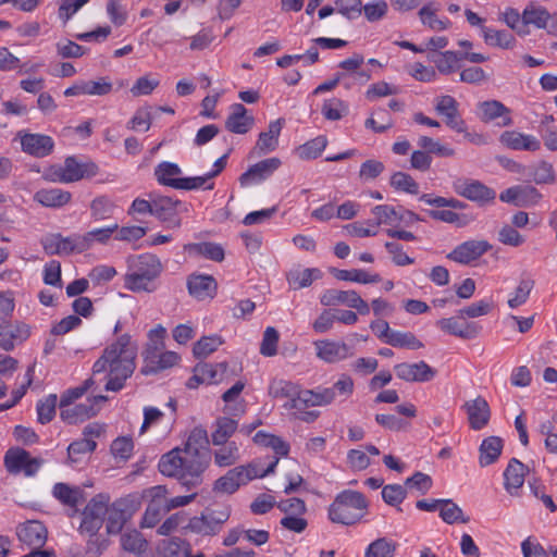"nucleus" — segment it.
Instances as JSON below:
<instances>
[{
    "mask_svg": "<svg viewBox=\"0 0 557 557\" xmlns=\"http://www.w3.org/2000/svg\"><path fill=\"white\" fill-rule=\"evenodd\" d=\"M260 476L252 466H239L231 469L225 475L218 479L214 483V491L225 494H233L243 484Z\"/></svg>",
    "mask_w": 557,
    "mask_h": 557,
    "instance_id": "9b49d317",
    "label": "nucleus"
},
{
    "mask_svg": "<svg viewBox=\"0 0 557 557\" xmlns=\"http://www.w3.org/2000/svg\"><path fill=\"white\" fill-rule=\"evenodd\" d=\"M389 7L385 0H371L362 4V14L369 23H375L386 17Z\"/></svg>",
    "mask_w": 557,
    "mask_h": 557,
    "instance_id": "e2e57ef3",
    "label": "nucleus"
},
{
    "mask_svg": "<svg viewBox=\"0 0 557 557\" xmlns=\"http://www.w3.org/2000/svg\"><path fill=\"white\" fill-rule=\"evenodd\" d=\"M468 414L469 424L473 430H481L487 425L491 417V410L487 401L478 396L463 405Z\"/></svg>",
    "mask_w": 557,
    "mask_h": 557,
    "instance_id": "473e14b6",
    "label": "nucleus"
},
{
    "mask_svg": "<svg viewBox=\"0 0 557 557\" xmlns=\"http://www.w3.org/2000/svg\"><path fill=\"white\" fill-rule=\"evenodd\" d=\"M110 497L107 494L94 496L82 512L79 531L90 535L96 534L102 527L104 516L108 512Z\"/></svg>",
    "mask_w": 557,
    "mask_h": 557,
    "instance_id": "1a4fd4ad",
    "label": "nucleus"
},
{
    "mask_svg": "<svg viewBox=\"0 0 557 557\" xmlns=\"http://www.w3.org/2000/svg\"><path fill=\"white\" fill-rule=\"evenodd\" d=\"M255 119L247 113L242 103L231 106V112L225 121V127L234 134H246L253 125Z\"/></svg>",
    "mask_w": 557,
    "mask_h": 557,
    "instance_id": "72a5a7b5",
    "label": "nucleus"
},
{
    "mask_svg": "<svg viewBox=\"0 0 557 557\" xmlns=\"http://www.w3.org/2000/svg\"><path fill=\"white\" fill-rule=\"evenodd\" d=\"M114 230H116V223L79 234L83 252L91 248L95 243L107 244L114 235Z\"/></svg>",
    "mask_w": 557,
    "mask_h": 557,
    "instance_id": "a18cd8bd",
    "label": "nucleus"
},
{
    "mask_svg": "<svg viewBox=\"0 0 557 557\" xmlns=\"http://www.w3.org/2000/svg\"><path fill=\"white\" fill-rule=\"evenodd\" d=\"M298 385L283 379H274L269 385V394L274 398H287L286 404H294Z\"/></svg>",
    "mask_w": 557,
    "mask_h": 557,
    "instance_id": "603ef678",
    "label": "nucleus"
},
{
    "mask_svg": "<svg viewBox=\"0 0 557 557\" xmlns=\"http://www.w3.org/2000/svg\"><path fill=\"white\" fill-rule=\"evenodd\" d=\"M114 210V202L106 196L97 197L90 203V213L95 221L110 219L113 215Z\"/></svg>",
    "mask_w": 557,
    "mask_h": 557,
    "instance_id": "bf43d9fd",
    "label": "nucleus"
},
{
    "mask_svg": "<svg viewBox=\"0 0 557 557\" xmlns=\"http://www.w3.org/2000/svg\"><path fill=\"white\" fill-rule=\"evenodd\" d=\"M141 497L138 493L128 494L108 505L107 531L117 534L124 524L140 509Z\"/></svg>",
    "mask_w": 557,
    "mask_h": 557,
    "instance_id": "423d86ee",
    "label": "nucleus"
},
{
    "mask_svg": "<svg viewBox=\"0 0 557 557\" xmlns=\"http://www.w3.org/2000/svg\"><path fill=\"white\" fill-rule=\"evenodd\" d=\"M285 120L280 117L270 122L268 131L261 132L256 144L259 153H269L274 151L278 146V137L284 126Z\"/></svg>",
    "mask_w": 557,
    "mask_h": 557,
    "instance_id": "e433bc0d",
    "label": "nucleus"
},
{
    "mask_svg": "<svg viewBox=\"0 0 557 557\" xmlns=\"http://www.w3.org/2000/svg\"><path fill=\"white\" fill-rule=\"evenodd\" d=\"M527 467L518 459L512 458L504 472L505 490L512 496L518 494L524 483Z\"/></svg>",
    "mask_w": 557,
    "mask_h": 557,
    "instance_id": "c9c22d12",
    "label": "nucleus"
},
{
    "mask_svg": "<svg viewBox=\"0 0 557 557\" xmlns=\"http://www.w3.org/2000/svg\"><path fill=\"white\" fill-rule=\"evenodd\" d=\"M396 376L406 382H429L436 375V370L425 361L403 362L394 367Z\"/></svg>",
    "mask_w": 557,
    "mask_h": 557,
    "instance_id": "a878e982",
    "label": "nucleus"
},
{
    "mask_svg": "<svg viewBox=\"0 0 557 557\" xmlns=\"http://www.w3.org/2000/svg\"><path fill=\"white\" fill-rule=\"evenodd\" d=\"M253 443L260 447H264L271 449L277 457L272 461L267 470H264L260 476H264L274 471L280 457H286L289 454V444L285 442L282 437L276 436L274 434L265 433L264 431H259L253 436Z\"/></svg>",
    "mask_w": 557,
    "mask_h": 557,
    "instance_id": "b1692460",
    "label": "nucleus"
},
{
    "mask_svg": "<svg viewBox=\"0 0 557 557\" xmlns=\"http://www.w3.org/2000/svg\"><path fill=\"white\" fill-rule=\"evenodd\" d=\"M52 495L62 505L74 509V511L83 502V491L77 486H71L66 483H55L52 487Z\"/></svg>",
    "mask_w": 557,
    "mask_h": 557,
    "instance_id": "a19ab883",
    "label": "nucleus"
},
{
    "mask_svg": "<svg viewBox=\"0 0 557 557\" xmlns=\"http://www.w3.org/2000/svg\"><path fill=\"white\" fill-rule=\"evenodd\" d=\"M375 225L397 226L398 209L389 205H377L371 209Z\"/></svg>",
    "mask_w": 557,
    "mask_h": 557,
    "instance_id": "680f3d73",
    "label": "nucleus"
},
{
    "mask_svg": "<svg viewBox=\"0 0 557 557\" xmlns=\"http://www.w3.org/2000/svg\"><path fill=\"white\" fill-rule=\"evenodd\" d=\"M30 336V326L22 321H2L0 323V348L13 350Z\"/></svg>",
    "mask_w": 557,
    "mask_h": 557,
    "instance_id": "a211bd4d",
    "label": "nucleus"
},
{
    "mask_svg": "<svg viewBox=\"0 0 557 557\" xmlns=\"http://www.w3.org/2000/svg\"><path fill=\"white\" fill-rule=\"evenodd\" d=\"M440 517L448 524L468 523L470 518L463 513V510L451 499H442L440 507Z\"/></svg>",
    "mask_w": 557,
    "mask_h": 557,
    "instance_id": "3c124183",
    "label": "nucleus"
},
{
    "mask_svg": "<svg viewBox=\"0 0 557 557\" xmlns=\"http://www.w3.org/2000/svg\"><path fill=\"white\" fill-rule=\"evenodd\" d=\"M421 23L433 30H445L450 26V21L447 18H438L435 14V9L432 3L423 5L419 11Z\"/></svg>",
    "mask_w": 557,
    "mask_h": 557,
    "instance_id": "052dcab7",
    "label": "nucleus"
},
{
    "mask_svg": "<svg viewBox=\"0 0 557 557\" xmlns=\"http://www.w3.org/2000/svg\"><path fill=\"white\" fill-rule=\"evenodd\" d=\"M220 448L214 450V463L218 467L225 468L235 465L239 460V447L236 442H227L219 445Z\"/></svg>",
    "mask_w": 557,
    "mask_h": 557,
    "instance_id": "09e8293b",
    "label": "nucleus"
},
{
    "mask_svg": "<svg viewBox=\"0 0 557 557\" xmlns=\"http://www.w3.org/2000/svg\"><path fill=\"white\" fill-rule=\"evenodd\" d=\"M97 165L94 163H79L75 158L69 157L55 174L61 183H73L84 177L94 176L97 173Z\"/></svg>",
    "mask_w": 557,
    "mask_h": 557,
    "instance_id": "393cba45",
    "label": "nucleus"
},
{
    "mask_svg": "<svg viewBox=\"0 0 557 557\" xmlns=\"http://www.w3.org/2000/svg\"><path fill=\"white\" fill-rule=\"evenodd\" d=\"M41 245L47 255L69 256L82 253L79 234L63 237L61 234H49L41 239Z\"/></svg>",
    "mask_w": 557,
    "mask_h": 557,
    "instance_id": "f3484780",
    "label": "nucleus"
},
{
    "mask_svg": "<svg viewBox=\"0 0 557 557\" xmlns=\"http://www.w3.org/2000/svg\"><path fill=\"white\" fill-rule=\"evenodd\" d=\"M503 449V441L497 436L485 438L480 446V465L482 467L494 463Z\"/></svg>",
    "mask_w": 557,
    "mask_h": 557,
    "instance_id": "49530a36",
    "label": "nucleus"
},
{
    "mask_svg": "<svg viewBox=\"0 0 557 557\" xmlns=\"http://www.w3.org/2000/svg\"><path fill=\"white\" fill-rule=\"evenodd\" d=\"M282 162L278 158L272 157L257 162L239 176L242 187L259 184L269 178Z\"/></svg>",
    "mask_w": 557,
    "mask_h": 557,
    "instance_id": "5701e85b",
    "label": "nucleus"
},
{
    "mask_svg": "<svg viewBox=\"0 0 557 557\" xmlns=\"http://www.w3.org/2000/svg\"><path fill=\"white\" fill-rule=\"evenodd\" d=\"M165 334V327L160 324L149 331V342L147 344L145 356L147 362H153V359L157 357V352H159L164 347Z\"/></svg>",
    "mask_w": 557,
    "mask_h": 557,
    "instance_id": "5fc2aeb1",
    "label": "nucleus"
},
{
    "mask_svg": "<svg viewBox=\"0 0 557 557\" xmlns=\"http://www.w3.org/2000/svg\"><path fill=\"white\" fill-rule=\"evenodd\" d=\"M333 274L337 280L355 282L360 284H372L379 283L381 281V276L379 274H371L361 269H352V270H333Z\"/></svg>",
    "mask_w": 557,
    "mask_h": 557,
    "instance_id": "8fccbe9b",
    "label": "nucleus"
},
{
    "mask_svg": "<svg viewBox=\"0 0 557 557\" xmlns=\"http://www.w3.org/2000/svg\"><path fill=\"white\" fill-rule=\"evenodd\" d=\"M183 203L166 196L153 197L152 215L165 224L168 228H180L182 220L178 216Z\"/></svg>",
    "mask_w": 557,
    "mask_h": 557,
    "instance_id": "ddd939ff",
    "label": "nucleus"
},
{
    "mask_svg": "<svg viewBox=\"0 0 557 557\" xmlns=\"http://www.w3.org/2000/svg\"><path fill=\"white\" fill-rule=\"evenodd\" d=\"M522 26L532 25L539 29L548 27L552 14L536 1L529 2L521 13Z\"/></svg>",
    "mask_w": 557,
    "mask_h": 557,
    "instance_id": "f704fd0d",
    "label": "nucleus"
},
{
    "mask_svg": "<svg viewBox=\"0 0 557 557\" xmlns=\"http://www.w3.org/2000/svg\"><path fill=\"white\" fill-rule=\"evenodd\" d=\"M354 381L348 375H342L332 386L324 387L330 404L346 401L354 393Z\"/></svg>",
    "mask_w": 557,
    "mask_h": 557,
    "instance_id": "c03bdc74",
    "label": "nucleus"
},
{
    "mask_svg": "<svg viewBox=\"0 0 557 557\" xmlns=\"http://www.w3.org/2000/svg\"><path fill=\"white\" fill-rule=\"evenodd\" d=\"M492 249L485 239H471L457 245L446 258L458 264H470Z\"/></svg>",
    "mask_w": 557,
    "mask_h": 557,
    "instance_id": "f8f14e48",
    "label": "nucleus"
},
{
    "mask_svg": "<svg viewBox=\"0 0 557 557\" xmlns=\"http://www.w3.org/2000/svg\"><path fill=\"white\" fill-rule=\"evenodd\" d=\"M71 199V193L61 188H42L34 195L35 201L48 208H61L67 205Z\"/></svg>",
    "mask_w": 557,
    "mask_h": 557,
    "instance_id": "58836bf2",
    "label": "nucleus"
},
{
    "mask_svg": "<svg viewBox=\"0 0 557 557\" xmlns=\"http://www.w3.org/2000/svg\"><path fill=\"white\" fill-rule=\"evenodd\" d=\"M113 89L108 77H99L96 81H77L64 90L65 97L77 96H106Z\"/></svg>",
    "mask_w": 557,
    "mask_h": 557,
    "instance_id": "bb28decb",
    "label": "nucleus"
},
{
    "mask_svg": "<svg viewBox=\"0 0 557 557\" xmlns=\"http://www.w3.org/2000/svg\"><path fill=\"white\" fill-rule=\"evenodd\" d=\"M435 111L444 117L445 124L457 133H466V122L459 113V103L448 95L436 98Z\"/></svg>",
    "mask_w": 557,
    "mask_h": 557,
    "instance_id": "412c9836",
    "label": "nucleus"
},
{
    "mask_svg": "<svg viewBox=\"0 0 557 557\" xmlns=\"http://www.w3.org/2000/svg\"><path fill=\"white\" fill-rule=\"evenodd\" d=\"M454 190L461 197L481 205L495 199L496 193L479 181L459 178L454 182Z\"/></svg>",
    "mask_w": 557,
    "mask_h": 557,
    "instance_id": "6ab92c4d",
    "label": "nucleus"
},
{
    "mask_svg": "<svg viewBox=\"0 0 557 557\" xmlns=\"http://www.w3.org/2000/svg\"><path fill=\"white\" fill-rule=\"evenodd\" d=\"M327 145L325 136L320 135L297 148V153L300 159L310 160L318 158Z\"/></svg>",
    "mask_w": 557,
    "mask_h": 557,
    "instance_id": "0e129e2a",
    "label": "nucleus"
},
{
    "mask_svg": "<svg viewBox=\"0 0 557 557\" xmlns=\"http://www.w3.org/2000/svg\"><path fill=\"white\" fill-rule=\"evenodd\" d=\"M499 143L511 150L534 152L540 150L541 141L537 137L518 131H505L499 136Z\"/></svg>",
    "mask_w": 557,
    "mask_h": 557,
    "instance_id": "c756f323",
    "label": "nucleus"
},
{
    "mask_svg": "<svg viewBox=\"0 0 557 557\" xmlns=\"http://www.w3.org/2000/svg\"><path fill=\"white\" fill-rule=\"evenodd\" d=\"M121 546L124 550L140 555L146 552L148 542L137 530H131L121 535Z\"/></svg>",
    "mask_w": 557,
    "mask_h": 557,
    "instance_id": "864d4df0",
    "label": "nucleus"
},
{
    "mask_svg": "<svg viewBox=\"0 0 557 557\" xmlns=\"http://www.w3.org/2000/svg\"><path fill=\"white\" fill-rule=\"evenodd\" d=\"M127 272L124 276V286L134 293H152L158 288L157 280L163 272V264L159 257L146 252L127 259Z\"/></svg>",
    "mask_w": 557,
    "mask_h": 557,
    "instance_id": "f03ea898",
    "label": "nucleus"
},
{
    "mask_svg": "<svg viewBox=\"0 0 557 557\" xmlns=\"http://www.w3.org/2000/svg\"><path fill=\"white\" fill-rule=\"evenodd\" d=\"M313 346L317 357L326 363L341 362L354 355L351 348L341 341L320 339Z\"/></svg>",
    "mask_w": 557,
    "mask_h": 557,
    "instance_id": "4be33fe9",
    "label": "nucleus"
},
{
    "mask_svg": "<svg viewBox=\"0 0 557 557\" xmlns=\"http://www.w3.org/2000/svg\"><path fill=\"white\" fill-rule=\"evenodd\" d=\"M323 306L345 305L356 309L360 314H368L370 306L355 290L326 289L320 297Z\"/></svg>",
    "mask_w": 557,
    "mask_h": 557,
    "instance_id": "dca6fc26",
    "label": "nucleus"
},
{
    "mask_svg": "<svg viewBox=\"0 0 557 557\" xmlns=\"http://www.w3.org/2000/svg\"><path fill=\"white\" fill-rule=\"evenodd\" d=\"M138 495L141 497V502L146 500L148 503L139 527L141 529L153 528L159 523L161 517L169 512V507L166 506L169 492L164 485H154L144 490Z\"/></svg>",
    "mask_w": 557,
    "mask_h": 557,
    "instance_id": "0eeeda50",
    "label": "nucleus"
},
{
    "mask_svg": "<svg viewBox=\"0 0 557 557\" xmlns=\"http://www.w3.org/2000/svg\"><path fill=\"white\" fill-rule=\"evenodd\" d=\"M386 344L393 347L407 348L417 350L423 347V343L417 338L411 332H400L393 330L389 338L386 339Z\"/></svg>",
    "mask_w": 557,
    "mask_h": 557,
    "instance_id": "6e6d98bb",
    "label": "nucleus"
},
{
    "mask_svg": "<svg viewBox=\"0 0 557 557\" xmlns=\"http://www.w3.org/2000/svg\"><path fill=\"white\" fill-rule=\"evenodd\" d=\"M184 251L190 257H203L212 261L224 259L223 248L214 243H190L184 245Z\"/></svg>",
    "mask_w": 557,
    "mask_h": 557,
    "instance_id": "79ce46f5",
    "label": "nucleus"
},
{
    "mask_svg": "<svg viewBox=\"0 0 557 557\" xmlns=\"http://www.w3.org/2000/svg\"><path fill=\"white\" fill-rule=\"evenodd\" d=\"M231 515V509L227 506L221 509L211 510L201 517H195L189 522L191 531L203 534L213 535L218 533L223 523H225Z\"/></svg>",
    "mask_w": 557,
    "mask_h": 557,
    "instance_id": "4468645a",
    "label": "nucleus"
},
{
    "mask_svg": "<svg viewBox=\"0 0 557 557\" xmlns=\"http://www.w3.org/2000/svg\"><path fill=\"white\" fill-rule=\"evenodd\" d=\"M181 168L176 163L163 161L154 169V176L159 184L180 189V184L183 177Z\"/></svg>",
    "mask_w": 557,
    "mask_h": 557,
    "instance_id": "37998d69",
    "label": "nucleus"
},
{
    "mask_svg": "<svg viewBox=\"0 0 557 557\" xmlns=\"http://www.w3.org/2000/svg\"><path fill=\"white\" fill-rule=\"evenodd\" d=\"M482 38L485 45L504 50L513 49L517 45V39L511 33L490 26L482 28Z\"/></svg>",
    "mask_w": 557,
    "mask_h": 557,
    "instance_id": "4c0bfd02",
    "label": "nucleus"
},
{
    "mask_svg": "<svg viewBox=\"0 0 557 557\" xmlns=\"http://www.w3.org/2000/svg\"><path fill=\"white\" fill-rule=\"evenodd\" d=\"M321 277V271L319 269H294L287 274V281L292 288L300 289L308 287L314 280Z\"/></svg>",
    "mask_w": 557,
    "mask_h": 557,
    "instance_id": "de8ad7c7",
    "label": "nucleus"
},
{
    "mask_svg": "<svg viewBox=\"0 0 557 557\" xmlns=\"http://www.w3.org/2000/svg\"><path fill=\"white\" fill-rule=\"evenodd\" d=\"M44 462L42 458L32 457L29 451L20 447L8 449L3 458L4 467L9 473H24L25 476L36 475Z\"/></svg>",
    "mask_w": 557,
    "mask_h": 557,
    "instance_id": "6e6552de",
    "label": "nucleus"
},
{
    "mask_svg": "<svg viewBox=\"0 0 557 557\" xmlns=\"http://www.w3.org/2000/svg\"><path fill=\"white\" fill-rule=\"evenodd\" d=\"M458 317L444 318L436 322V325L445 333L455 335L462 339L475 338L480 332L481 326L473 322H460Z\"/></svg>",
    "mask_w": 557,
    "mask_h": 557,
    "instance_id": "2f4dec72",
    "label": "nucleus"
},
{
    "mask_svg": "<svg viewBox=\"0 0 557 557\" xmlns=\"http://www.w3.org/2000/svg\"><path fill=\"white\" fill-rule=\"evenodd\" d=\"M396 548L397 544L394 541L380 537L369 544L364 557H394Z\"/></svg>",
    "mask_w": 557,
    "mask_h": 557,
    "instance_id": "13d9d810",
    "label": "nucleus"
},
{
    "mask_svg": "<svg viewBox=\"0 0 557 557\" xmlns=\"http://www.w3.org/2000/svg\"><path fill=\"white\" fill-rule=\"evenodd\" d=\"M475 114L485 124L495 123L498 127L511 126V110L498 100H485L476 104Z\"/></svg>",
    "mask_w": 557,
    "mask_h": 557,
    "instance_id": "9d476101",
    "label": "nucleus"
},
{
    "mask_svg": "<svg viewBox=\"0 0 557 557\" xmlns=\"http://www.w3.org/2000/svg\"><path fill=\"white\" fill-rule=\"evenodd\" d=\"M16 535L21 543L29 548H40L47 541L46 527L36 520L26 521L16 528Z\"/></svg>",
    "mask_w": 557,
    "mask_h": 557,
    "instance_id": "c85d7f7f",
    "label": "nucleus"
},
{
    "mask_svg": "<svg viewBox=\"0 0 557 557\" xmlns=\"http://www.w3.org/2000/svg\"><path fill=\"white\" fill-rule=\"evenodd\" d=\"M430 60L436 65V69L442 74H450L459 69L458 62L461 58L458 52L445 51L432 55Z\"/></svg>",
    "mask_w": 557,
    "mask_h": 557,
    "instance_id": "4d7b16f0",
    "label": "nucleus"
},
{
    "mask_svg": "<svg viewBox=\"0 0 557 557\" xmlns=\"http://www.w3.org/2000/svg\"><path fill=\"white\" fill-rule=\"evenodd\" d=\"M137 345L128 334H122L108 345L92 366L94 374L107 373L106 391L119 392L136 368Z\"/></svg>",
    "mask_w": 557,
    "mask_h": 557,
    "instance_id": "f257e3e1",
    "label": "nucleus"
},
{
    "mask_svg": "<svg viewBox=\"0 0 557 557\" xmlns=\"http://www.w3.org/2000/svg\"><path fill=\"white\" fill-rule=\"evenodd\" d=\"M191 461L181 448H174L161 457L158 468L163 475L177 478L185 485H196L200 482L201 474L194 473L189 469Z\"/></svg>",
    "mask_w": 557,
    "mask_h": 557,
    "instance_id": "39448f33",
    "label": "nucleus"
},
{
    "mask_svg": "<svg viewBox=\"0 0 557 557\" xmlns=\"http://www.w3.org/2000/svg\"><path fill=\"white\" fill-rule=\"evenodd\" d=\"M539 190L530 185H519L505 189L500 193L499 199L503 202L513 203L518 207L536 205L541 199Z\"/></svg>",
    "mask_w": 557,
    "mask_h": 557,
    "instance_id": "cd10ccee",
    "label": "nucleus"
},
{
    "mask_svg": "<svg viewBox=\"0 0 557 557\" xmlns=\"http://www.w3.org/2000/svg\"><path fill=\"white\" fill-rule=\"evenodd\" d=\"M17 137L22 151L36 158L49 156L54 147L53 139L48 135L21 131L17 133Z\"/></svg>",
    "mask_w": 557,
    "mask_h": 557,
    "instance_id": "aec40b11",
    "label": "nucleus"
},
{
    "mask_svg": "<svg viewBox=\"0 0 557 557\" xmlns=\"http://www.w3.org/2000/svg\"><path fill=\"white\" fill-rule=\"evenodd\" d=\"M368 503L357 491L341 492L329 507V518L334 523L351 525L358 522L367 512Z\"/></svg>",
    "mask_w": 557,
    "mask_h": 557,
    "instance_id": "7ed1b4c3",
    "label": "nucleus"
},
{
    "mask_svg": "<svg viewBox=\"0 0 557 557\" xmlns=\"http://www.w3.org/2000/svg\"><path fill=\"white\" fill-rule=\"evenodd\" d=\"M347 113L348 104L338 98H331L323 102L322 114L326 120L338 121Z\"/></svg>",
    "mask_w": 557,
    "mask_h": 557,
    "instance_id": "774afa93",
    "label": "nucleus"
},
{
    "mask_svg": "<svg viewBox=\"0 0 557 557\" xmlns=\"http://www.w3.org/2000/svg\"><path fill=\"white\" fill-rule=\"evenodd\" d=\"M106 400V396L98 395L92 398H88L83 404L60 407V417L64 422L69 424L83 422L96 416L99 411V404Z\"/></svg>",
    "mask_w": 557,
    "mask_h": 557,
    "instance_id": "2eb2a0df",
    "label": "nucleus"
},
{
    "mask_svg": "<svg viewBox=\"0 0 557 557\" xmlns=\"http://www.w3.org/2000/svg\"><path fill=\"white\" fill-rule=\"evenodd\" d=\"M534 287V281L530 278H523L519 282L515 292L508 298V306L511 309H516L524 305Z\"/></svg>",
    "mask_w": 557,
    "mask_h": 557,
    "instance_id": "338daca9",
    "label": "nucleus"
},
{
    "mask_svg": "<svg viewBox=\"0 0 557 557\" xmlns=\"http://www.w3.org/2000/svg\"><path fill=\"white\" fill-rule=\"evenodd\" d=\"M208 433L202 428H195L189 433L184 448L181 450L191 461L189 469L196 474H202L210 462V451L208 448Z\"/></svg>",
    "mask_w": 557,
    "mask_h": 557,
    "instance_id": "20e7f679",
    "label": "nucleus"
},
{
    "mask_svg": "<svg viewBox=\"0 0 557 557\" xmlns=\"http://www.w3.org/2000/svg\"><path fill=\"white\" fill-rule=\"evenodd\" d=\"M187 288L194 298L202 301L214 298L218 284L212 275L191 274L187 278Z\"/></svg>",
    "mask_w": 557,
    "mask_h": 557,
    "instance_id": "7c9ffc66",
    "label": "nucleus"
},
{
    "mask_svg": "<svg viewBox=\"0 0 557 557\" xmlns=\"http://www.w3.org/2000/svg\"><path fill=\"white\" fill-rule=\"evenodd\" d=\"M97 447V443L91 438H81L74 441L67 447L69 460L76 463L82 460V457L92 453Z\"/></svg>",
    "mask_w": 557,
    "mask_h": 557,
    "instance_id": "69168bd1",
    "label": "nucleus"
},
{
    "mask_svg": "<svg viewBox=\"0 0 557 557\" xmlns=\"http://www.w3.org/2000/svg\"><path fill=\"white\" fill-rule=\"evenodd\" d=\"M238 429V419L227 416L219 417L214 422V430L211 433L213 445H224Z\"/></svg>",
    "mask_w": 557,
    "mask_h": 557,
    "instance_id": "ea45409f",
    "label": "nucleus"
}]
</instances>
